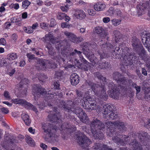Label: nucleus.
Masks as SVG:
<instances>
[{
    "label": "nucleus",
    "mask_w": 150,
    "mask_h": 150,
    "mask_svg": "<svg viewBox=\"0 0 150 150\" xmlns=\"http://www.w3.org/2000/svg\"><path fill=\"white\" fill-rule=\"evenodd\" d=\"M70 46L69 41L66 40L59 42H57L55 45V47L58 52L55 51L52 44L50 43L47 44L46 47L48 50V53L52 57L51 58L56 60V62H59L61 60L64 62L66 60L67 62H69L74 64L85 71L88 70L87 64L88 62L82 55V52L76 49L68 47Z\"/></svg>",
    "instance_id": "f257e3e1"
},
{
    "label": "nucleus",
    "mask_w": 150,
    "mask_h": 150,
    "mask_svg": "<svg viewBox=\"0 0 150 150\" xmlns=\"http://www.w3.org/2000/svg\"><path fill=\"white\" fill-rule=\"evenodd\" d=\"M68 97L71 100H69L68 104L64 106L66 117L70 120L74 119V116L71 114L72 113L75 114L83 123L90 126L91 131L95 139L102 140L104 138V135L102 131L105 128L104 124L97 119L90 121L87 114L82 109L76 107V105L79 103L76 104L74 95L72 93H70Z\"/></svg>",
    "instance_id": "f03ea898"
},
{
    "label": "nucleus",
    "mask_w": 150,
    "mask_h": 150,
    "mask_svg": "<svg viewBox=\"0 0 150 150\" xmlns=\"http://www.w3.org/2000/svg\"><path fill=\"white\" fill-rule=\"evenodd\" d=\"M114 40L110 42H107L106 45H102L103 48L106 46V53H108V58L109 54H112L116 59L121 57L123 59L121 63L123 67L130 66L135 61L138 60L139 57L136 56L135 53L131 52L130 49L125 47V44L122 42V34L118 30H115L113 32Z\"/></svg>",
    "instance_id": "7ed1b4c3"
},
{
    "label": "nucleus",
    "mask_w": 150,
    "mask_h": 150,
    "mask_svg": "<svg viewBox=\"0 0 150 150\" xmlns=\"http://www.w3.org/2000/svg\"><path fill=\"white\" fill-rule=\"evenodd\" d=\"M138 136L139 140L146 145L147 144L149 138L147 132L141 131L137 133H134L132 137L134 139L131 140L130 142L129 140V136L125 135H119L114 136L112 138L113 141L118 145L125 146L126 144H128L132 146V150H142V146L141 144L136 139Z\"/></svg>",
    "instance_id": "20e7f679"
},
{
    "label": "nucleus",
    "mask_w": 150,
    "mask_h": 150,
    "mask_svg": "<svg viewBox=\"0 0 150 150\" xmlns=\"http://www.w3.org/2000/svg\"><path fill=\"white\" fill-rule=\"evenodd\" d=\"M77 98H75L76 103H81V105L84 109L87 110H96L98 111L102 110L103 100L98 99L94 100L90 95L88 90L81 89L76 90Z\"/></svg>",
    "instance_id": "39448f33"
},
{
    "label": "nucleus",
    "mask_w": 150,
    "mask_h": 150,
    "mask_svg": "<svg viewBox=\"0 0 150 150\" xmlns=\"http://www.w3.org/2000/svg\"><path fill=\"white\" fill-rule=\"evenodd\" d=\"M94 75L98 79L100 80L101 85L93 83L89 80H86V84L91 86L92 90L94 92L95 95L103 100H107L108 96L106 93V89L105 87L107 85L108 80L105 77H103L99 72H97L94 74Z\"/></svg>",
    "instance_id": "423d86ee"
},
{
    "label": "nucleus",
    "mask_w": 150,
    "mask_h": 150,
    "mask_svg": "<svg viewBox=\"0 0 150 150\" xmlns=\"http://www.w3.org/2000/svg\"><path fill=\"white\" fill-rule=\"evenodd\" d=\"M61 118L60 113L57 110L56 108H54L53 114L50 113L48 116V118L50 122L55 123L57 124L58 123L59 125H61L62 129L61 133L63 136L67 134H70L71 133L76 130V127L74 125H71L69 122H65L61 125L62 120ZM65 137L64 136L62 137L65 139Z\"/></svg>",
    "instance_id": "0eeeda50"
},
{
    "label": "nucleus",
    "mask_w": 150,
    "mask_h": 150,
    "mask_svg": "<svg viewBox=\"0 0 150 150\" xmlns=\"http://www.w3.org/2000/svg\"><path fill=\"white\" fill-rule=\"evenodd\" d=\"M132 42V46L134 51L139 55L141 60L146 62V66L150 69V57L147 54L139 40L136 38L133 40Z\"/></svg>",
    "instance_id": "6e6552de"
},
{
    "label": "nucleus",
    "mask_w": 150,
    "mask_h": 150,
    "mask_svg": "<svg viewBox=\"0 0 150 150\" xmlns=\"http://www.w3.org/2000/svg\"><path fill=\"white\" fill-rule=\"evenodd\" d=\"M32 94L35 98L36 96L39 97L42 95L45 98V100L50 102V100H56L57 94L54 92L52 93L50 91H48L47 93L45 88L42 87L40 84H34L32 88Z\"/></svg>",
    "instance_id": "1a4fd4ad"
},
{
    "label": "nucleus",
    "mask_w": 150,
    "mask_h": 150,
    "mask_svg": "<svg viewBox=\"0 0 150 150\" xmlns=\"http://www.w3.org/2000/svg\"><path fill=\"white\" fill-rule=\"evenodd\" d=\"M127 123L120 120H117L112 122H108L106 123L108 130H107V134L108 136L112 137L116 134V132L117 128L120 131H123L127 129Z\"/></svg>",
    "instance_id": "9d476101"
},
{
    "label": "nucleus",
    "mask_w": 150,
    "mask_h": 150,
    "mask_svg": "<svg viewBox=\"0 0 150 150\" xmlns=\"http://www.w3.org/2000/svg\"><path fill=\"white\" fill-rule=\"evenodd\" d=\"M127 82L125 83V85L117 86L112 82H110L108 85L109 90L108 92L110 97L114 99H118L120 91L124 89L125 87H127V83H128L129 85H132L133 83H134L131 79H127Z\"/></svg>",
    "instance_id": "9b49d317"
},
{
    "label": "nucleus",
    "mask_w": 150,
    "mask_h": 150,
    "mask_svg": "<svg viewBox=\"0 0 150 150\" xmlns=\"http://www.w3.org/2000/svg\"><path fill=\"white\" fill-rule=\"evenodd\" d=\"M93 33L95 34H97L103 35L102 36V37H103L102 38H107L106 39L108 42H106L105 44V43H104V44L103 43V44H101L103 42V40H102L98 43V44L100 45L102 51V52H100L99 53L100 59H105L108 56V53H106V46H105V47H104L103 48L101 47L102 46V45H106L107 42H110V43H111V41H110L109 40V37L107 36L108 34L105 32L104 29L102 27L97 26L95 27L93 29Z\"/></svg>",
    "instance_id": "f8f14e48"
},
{
    "label": "nucleus",
    "mask_w": 150,
    "mask_h": 150,
    "mask_svg": "<svg viewBox=\"0 0 150 150\" xmlns=\"http://www.w3.org/2000/svg\"><path fill=\"white\" fill-rule=\"evenodd\" d=\"M41 125L42 129L44 130L46 138L56 141L58 136L56 134L57 129L55 126L47 123H42Z\"/></svg>",
    "instance_id": "ddd939ff"
},
{
    "label": "nucleus",
    "mask_w": 150,
    "mask_h": 150,
    "mask_svg": "<svg viewBox=\"0 0 150 150\" xmlns=\"http://www.w3.org/2000/svg\"><path fill=\"white\" fill-rule=\"evenodd\" d=\"M104 101L103 100V102ZM103 102L101 106L102 110L99 111H98L96 110L97 112L99 113L103 110H104L103 112V116L105 118L108 119H109L110 120H113L117 118L118 115L113 110L110 105L108 104H106L103 106Z\"/></svg>",
    "instance_id": "4468645a"
},
{
    "label": "nucleus",
    "mask_w": 150,
    "mask_h": 150,
    "mask_svg": "<svg viewBox=\"0 0 150 150\" xmlns=\"http://www.w3.org/2000/svg\"><path fill=\"white\" fill-rule=\"evenodd\" d=\"M76 135L78 136L77 140L79 145L83 149L88 147L91 143V140L84 134L79 131L78 132Z\"/></svg>",
    "instance_id": "2eb2a0df"
},
{
    "label": "nucleus",
    "mask_w": 150,
    "mask_h": 150,
    "mask_svg": "<svg viewBox=\"0 0 150 150\" xmlns=\"http://www.w3.org/2000/svg\"><path fill=\"white\" fill-rule=\"evenodd\" d=\"M12 100L14 104L22 105L28 109L32 110L36 113L38 112L37 108L34 105L28 102L25 100L21 98H15L13 99Z\"/></svg>",
    "instance_id": "dca6fc26"
},
{
    "label": "nucleus",
    "mask_w": 150,
    "mask_h": 150,
    "mask_svg": "<svg viewBox=\"0 0 150 150\" xmlns=\"http://www.w3.org/2000/svg\"><path fill=\"white\" fill-rule=\"evenodd\" d=\"M83 53L84 54V52L90 53L93 52V51L95 50L98 48L96 44L93 42H84L82 45Z\"/></svg>",
    "instance_id": "f3484780"
},
{
    "label": "nucleus",
    "mask_w": 150,
    "mask_h": 150,
    "mask_svg": "<svg viewBox=\"0 0 150 150\" xmlns=\"http://www.w3.org/2000/svg\"><path fill=\"white\" fill-rule=\"evenodd\" d=\"M113 79L116 81L119 85H125L127 82V77L124 76L122 74L118 71H115L112 74Z\"/></svg>",
    "instance_id": "a211bd4d"
},
{
    "label": "nucleus",
    "mask_w": 150,
    "mask_h": 150,
    "mask_svg": "<svg viewBox=\"0 0 150 150\" xmlns=\"http://www.w3.org/2000/svg\"><path fill=\"white\" fill-rule=\"evenodd\" d=\"M141 38L142 43L144 46L150 52V33L145 31L142 33Z\"/></svg>",
    "instance_id": "6ab92c4d"
},
{
    "label": "nucleus",
    "mask_w": 150,
    "mask_h": 150,
    "mask_svg": "<svg viewBox=\"0 0 150 150\" xmlns=\"http://www.w3.org/2000/svg\"><path fill=\"white\" fill-rule=\"evenodd\" d=\"M87 52H84V54L89 59L90 61L94 65H96L99 63V61L97 58L96 57L93 52H90L87 53Z\"/></svg>",
    "instance_id": "aec40b11"
},
{
    "label": "nucleus",
    "mask_w": 150,
    "mask_h": 150,
    "mask_svg": "<svg viewBox=\"0 0 150 150\" xmlns=\"http://www.w3.org/2000/svg\"><path fill=\"white\" fill-rule=\"evenodd\" d=\"M148 5L146 3L140 4L137 6L138 13L139 16L144 13V12L146 10Z\"/></svg>",
    "instance_id": "412c9836"
},
{
    "label": "nucleus",
    "mask_w": 150,
    "mask_h": 150,
    "mask_svg": "<svg viewBox=\"0 0 150 150\" xmlns=\"http://www.w3.org/2000/svg\"><path fill=\"white\" fill-rule=\"evenodd\" d=\"M70 81L71 84L72 85H76L80 81L79 76L76 73L72 74L70 76Z\"/></svg>",
    "instance_id": "4be33fe9"
},
{
    "label": "nucleus",
    "mask_w": 150,
    "mask_h": 150,
    "mask_svg": "<svg viewBox=\"0 0 150 150\" xmlns=\"http://www.w3.org/2000/svg\"><path fill=\"white\" fill-rule=\"evenodd\" d=\"M44 59L38 58L35 65L36 69L38 70L44 69L46 64Z\"/></svg>",
    "instance_id": "5701e85b"
},
{
    "label": "nucleus",
    "mask_w": 150,
    "mask_h": 150,
    "mask_svg": "<svg viewBox=\"0 0 150 150\" xmlns=\"http://www.w3.org/2000/svg\"><path fill=\"white\" fill-rule=\"evenodd\" d=\"M105 5L101 1L95 3L93 5V8L95 11H100L104 10L105 8Z\"/></svg>",
    "instance_id": "b1692460"
},
{
    "label": "nucleus",
    "mask_w": 150,
    "mask_h": 150,
    "mask_svg": "<svg viewBox=\"0 0 150 150\" xmlns=\"http://www.w3.org/2000/svg\"><path fill=\"white\" fill-rule=\"evenodd\" d=\"M42 40L45 43L46 42L47 44L50 43V42L53 43L55 41L53 36L49 33L46 34L45 37L42 38Z\"/></svg>",
    "instance_id": "393cba45"
},
{
    "label": "nucleus",
    "mask_w": 150,
    "mask_h": 150,
    "mask_svg": "<svg viewBox=\"0 0 150 150\" xmlns=\"http://www.w3.org/2000/svg\"><path fill=\"white\" fill-rule=\"evenodd\" d=\"M4 143L2 142V145L4 147L8 145L13 144L14 142L11 138V136L9 134H6L4 135Z\"/></svg>",
    "instance_id": "a878e982"
},
{
    "label": "nucleus",
    "mask_w": 150,
    "mask_h": 150,
    "mask_svg": "<svg viewBox=\"0 0 150 150\" xmlns=\"http://www.w3.org/2000/svg\"><path fill=\"white\" fill-rule=\"evenodd\" d=\"M98 67L101 69H110L111 68V65L110 63L104 61H102L101 60H99L98 63Z\"/></svg>",
    "instance_id": "bb28decb"
},
{
    "label": "nucleus",
    "mask_w": 150,
    "mask_h": 150,
    "mask_svg": "<svg viewBox=\"0 0 150 150\" xmlns=\"http://www.w3.org/2000/svg\"><path fill=\"white\" fill-rule=\"evenodd\" d=\"M21 117L26 125L28 126L30 125L31 120L27 114L25 113H22L21 115Z\"/></svg>",
    "instance_id": "cd10ccee"
},
{
    "label": "nucleus",
    "mask_w": 150,
    "mask_h": 150,
    "mask_svg": "<svg viewBox=\"0 0 150 150\" xmlns=\"http://www.w3.org/2000/svg\"><path fill=\"white\" fill-rule=\"evenodd\" d=\"M53 59L54 60V61L53 60L48 61V62L47 63L46 66L48 68L55 69L57 67V64L56 63V62L60 63L61 62H63L62 60H61L59 62H56V60H54V59Z\"/></svg>",
    "instance_id": "c85d7f7f"
},
{
    "label": "nucleus",
    "mask_w": 150,
    "mask_h": 150,
    "mask_svg": "<svg viewBox=\"0 0 150 150\" xmlns=\"http://www.w3.org/2000/svg\"><path fill=\"white\" fill-rule=\"evenodd\" d=\"M74 15L80 19H83L86 16L85 12L79 9L76 10Z\"/></svg>",
    "instance_id": "c756f323"
},
{
    "label": "nucleus",
    "mask_w": 150,
    "mask_h": 150,
    "mask_svg": "<svg viewBox=\"0 0 150 150\" xmlns=\"http://www.w3.org/2000/svg\"><path fill=\"white\" fill-rule=\"evenodd\" d=\"M64 34L68 40L73 42L75 35L73 33L67 31L64 32Z\"/></svg>",
    "instance_id": "7c9ffc66"
},
{
    "label": "nucleus",
    "mask_w": 150,
    "mask_h": 150,
    "mask_svg": "<svg viewBox=\"0 0 150 150\" xmlns=\"http://www.w3.org/2000/svg\"><path fill=\"white\" fill-rule=\"evenodd\" d=\"M18 58L17 54L15 52H11L7 55V59L10 61H12Z\"/></svg>",
    "instance_id": "2f4dec72"
},
{
    "label": "nucleus",
    "mask_w": 150,
    "mask_h": 150,
    "mask_svg": "<svg viewBox=\"0 0 150 150\" xmlns=\"http://www.w3.org/2000/svg\"><path fill=\"white\" fill-rule=\"evenodd\" d=\"M26 141L30 146L32 147H34L35 146V143L34 141L29 136L26 137Z\"/></svg>",
    "instance_id": "473e14b6"
},
{
    "label": "nucleus",
    "mask_w": 150,
    "mask_h": 150,
    "mask_svg": "<svg viewBox=\"0 0 150 150\" xmlns=\"http://www.w3.org/2000/svg\"><path fill=\"white\" fill-rule=\"evenodd\" d=\"M29 82V81L28 79L25 78H22L19 83L20 88H23L24 85L28 84Z\"/></svg>",
    "instance_id": "72a5a7b5"
},
{
    "label": "nucleus",
    "mask_w": 150,
    "mask_h": 150,
    "mask_svg": "<svg viewBox=\"0 0 150 150\" xmlns=\"http://www.w3.org/2000/svg\"><path fill=\"white\" fill-rule=\"evenodd\" d=\"M23 30L25 33L28 34H31L34 32L31 26L24 27Z\"/></svg>",
    "instance_id": "f704fd0d"
},
{
    "label": "nucleus",
    "mask_w": 150,
    "mask_h": 150,
    "mask_svg": "<svg viewBox=\"0 0 150 150\" xmlns=\"http://www.w3.org/2000/svg\"><path fill=\"white\" fill-rule=\"evenodd\" d=\"M121 20L120 19L114 18L111 20L112 25L115 26H117L119 25L121 23Z\"/></svg>",
    "instance_id": "c9c22d12"
},
{
    "label": "nucleus",
    "mask_w": 150,
    "mask_h": 150,
    "mask_svg": "<svg viewBox=\"0 0 150 150\" xmlns=\"http://www.w3.org/2000/svg\"><path fill=\"white\" fill-rule=\"evenodd\" d=\"M115 12L114 9L113 7H111L106 12V14L107 16H112Z\"/></svg>",
    "instance_id": "e433bc0d"
},
{
    "label": "nucleus",
    "mask_w": 150,
    "mask_h": 150,
    "mask_svg": "<svg viewBox=\"0 0 150 150\" xmlns=\"http://www.w3.org/2000/svg\"><path fill=\"white\" fill-rule=\"evenodd\" d=\"M103 144L101 143H96L94 144V145L93 147L94 150H102L103 149Z\"/></svg>",
    "instance_id": "4c0bfd02"
},
{
    "label": "nucleus",
    "mask_w": 150,
    "mask_h": 150,
    "mask_svg": "<svg viewBox=\"0 0 150 150\" xmlns=\"http://www.w3.org/2000/svg\"><path fill=\"white\" fill-rule=\"evenodd\" d=\"M47 77L44 74L41 73L38 76V79L40 81H41L43 83L45 81L46 79H47Z\"/></svg>",
    "instance_id": "58836bf2"
},
{
    "label": "nucleus",
    "mask_w": 150,
    "mask_h": 150,
    "mask_svg": "<svg viewBox=\"0 0 150 150\" xmlns=\"http://www.w3.org/2000/svg\"><path fill=\"white\" fill-rule=\"evenodd\" d=\"M30 4V2L28 0H24L22 3L23 8L25 9H27Z\"/></svg>",
    "instance_id": "ea45409f"
},
{
    "label": "nucleus",
    "mask_w": 150,
    "mask_h": 150,
    "mask_svg": "<svg viewBox=\"0 0 150 150\" xmlns=\"http://www.w3.org/2000/svg\"><path fill=\"white\" fill-rule=\"evenodd\" d=\"M73 42L74 43L78 44L83 40V38L81 37H77L75 35V37Z\"/></svg>",
    "instance_id": "a19ab883"
},
{
    "label": "nucleus",
    "mask_w": 150,
    "mask_h": 150,
    "mask_svg": "<svg viewBox=\"0 0 150 150\" xmlns=\"http://www.w3.org/2000/svg\"><path fill=\"white\" fill-rule=\"evenodd\" d=\"M132 86L136 90L137 94L139 93L141 90V87L140 86H137L136 83H133Z\"/></svg>",
    "instance_id": "79ce46f5"
},
{
    "label": "nucleus",
    "mask_w": 150,
    "mask_h": 150,
    "mask_svg": "<svg viewBox=\"0 0 150 150\" xmlns=\"http://www.w3.org/2000/svg\"><path fill=\"white\" fill-rule=\"evenodd\" d=\"M63 73L62 71H55L54 76L55 78L59 79L61 77Z\"/></svg>",
    "instance_id": "37998d69"
},
{
    "label": "nucleus",
    "mask_w": 150,
    "mask_h": 150,
    "mask_svg": "<svg viewBox=\"0 0 150 150\" xmlns=\"http://www.w3.org/2000/svg\"><path fill=\"white\" fill-rule=\"evenodd\" d=\"M144 126L147 129H150V119H148L144 121Z\"/></svg>",
    "instance_id": "c03bdc74"
},
{
    "label": "nucleus",
    "mask_w": 150,
    "mask_h": 150,
    "mask_svg": "<svg viewBox=\"0 0 150 150\" xmlns=\"http://www.w3.org/2000/svg\"><path fill=\"white\" fill-rule=\"evenodd\" d=\"M53 86L54 88L55 89L59 90L60 89V83L59 81L54 82Z\"/></svg>",
    "instance_id": "a18cd8bd"
},
{
    "label": "nucleus",
    "mask_w": 150,
    "mask_h": 150,
    "mask_svg": "<svg viewBox=\"0 0 150 150\" xmlns=\"http://www.w3.org/2000/svg\"><path fill=\"white\" fill-rule=\"evenodd\" d=\"M24 137L21 134L19 135L17 137H16V142H19L22 141L24 139Z\"/></svg>",
    "instance_id": "49530a36"
},
{
    "label": "nucleus",
    "mask_w": 150,
    "mask_h": 150,
    "mask_svg": "<svg viewBox=\"0 0 150 150\" xmlns=\"http://www.w3.org/2000/svg\"><path fill=\"white\" fill-rule=\"evenodd\" d=\"M0 66L1 67H6L9 64L7 62L5 59H1Z\"/></svg>",
    "instance_id": "de8ad7c7"
},
{
    "label": "nucleus",
    "mask_w": 150,
    "mask_h": 150,
    "mask_svg": "<svg viewBox=\"0 0 150 150\" xmlns=\"http://www.w3.org/2000/svg\"><path fill=\"white\" fill-rule=\"evenodd\" d=\"M60 8L62 11L67 13L68 11V9L69 8V5L67 4L64 6H61Z\"/></svg>",
    "instance_id": "09e8293b"
},
{
    "label": "nucleus",
    "mask_w": 150,
    "mask_h": 150,
    "mask_svg": "<svg viewBox=\"0 0 150 150\" xmlns=\"http://www.w3.org/2000/svg\"><path fill=\"white\" fill-rule=\"evenodd\" d=\"M4 97L7 100H11V98L10 95V93L9 92L7 91H5L4 93Z\"/></svg>",
    "instance_id": "8fccbe9b"
},
{
    "label": "nucleus",
    "mask_w": 150,
    "mask_h": 150,
    "mask_svg": "<svg viewBox=\"0 0 150 150\" xmlns=\"http://www.w3.org/2000/svg\"><path fill=\"white\" fill-rule=\"evenodd\" d=\"M66 15L64 13H59L57 16V18L59 20H62L64 18Z\"/></svg>",
    "instance_id": "3c124183"
},
{
    "label": "nucleus",
    "mask_w": 150,
    "mask_h": 150,
    "mask_svg": "<svg viewBox=\"0 0 150 150\" xmlns=\"http://www.w3.org/2000/svg\"><path fill=\"white\" fill-rule=\"evenodd\" d=\"M26 56L28 58L29 60H32L35 59V55L34 54H32L30 53H28L27 54Z\"/></svg>",
    "instance_id": "603ef678"
},
{
    "label": "nucleus",
    "mask_w": 150,
    "mask_h": 150,
    "mask_svg": "<svg viewBox=\"0 0 150 150\" xmlns=\"http://www.w3.org/2000/svg\"><path fill=\"white\" fill-rule=\"evenodd\" d=\"M41 28L44 29H47V26L48 25V24L46 23L43 22L41 23L40 24Z\"/></svg>",
    "instance_id": "864d4df0"
},
{
    "label": "nucleus",
    "mask_w": 150,
    "mask_h": 150,
    "mask_svg": "<svg viewBox=\"0 0 150 150\" xmlns=\"http://www.w3.org/2000/svg\"><path fill=\"white\" fill-rule=\"evenodd\" d=\"M11 38L13 42H16L18 38L17 34L16 33H13L11 35Z\"/></svg>",
    "instance_id": "5fc2aeb1"
},
{
    "label": "nucleus",
    "mask_w": 150,
    "mask_h": 150,
    "mask_svg": "<svg viewBox=\"0 0 150 150\" xmlns=\"http://www.w3.org/2000/svg\"><path fill=\"white\" fill-rule=\"evenodd\" d=\"M56 25V22L55 21L54 19L52 18L50 20V27H53Z\"/></svg>",
    "instance_id": "6e6d98bb"
},
{
    "label": "nucleus",
    "mask_w": 150,
    "mask_h": 150,
    "mask_svg": "<svg viewBox=\"0 0 150 150\" xmlns=\"http://www.w3.org/2000/svg\"><path fill=\"white\" fill-rule=\"evenodd\" d=\"M103 150H116L115 149H112L110 147L107 145L103 144Z\"/></svg>",
    "instance_id": "4d7b16f0"
},
{
    "label": "nucleus",
    "mask_w": 150,
    "mask_h": 150,
    "mask_svg": "<svg viewBox=\"0 0 150 150\" xmlns=\"http://www.w3.org/2000/svg\"><path fill=\"white\" fill-rule=\"evenodd\" d=\"M6 40L4 38H2L0 39V45L6 46Z\"/></svg>",
    "instance_id": "13d9d810"
},
{
    "label": "nucleus",
    "mask_w": 150,
    "mask_h": 150,
    "mask_svg": "<svg viewBox=\"0 0 150 150\" xmlns=\"http://www.w3.org/2000/svg\"><path fill=\"white\" fill-rule=\"evenodd\" d=\"M88 12L89 15L92 16H94L96 13V11L91 9H88Z\"/></svg>",
    "instance_id": "bf43d9fd"
},
{
    "label": "nucleus",
    "mask_w": 150,
    "mask_h": 150,
    "mask_svg": "<svg viewBox=\"0 0 150 150\" xmlns=\"http://www.w3.org/2000/svg\"><path fill=\"white\" fill-rule=\"evenodd\" d=\"M40 146L42 149L43 150H47V146L45 144L42 143H40Z\"/></svg>",
    "instance_id": "052dcab7"
},
{
    "label": "nucleus",
    "mask_w": 150,
    "mask_h": 150,
    "mask_svg": "<svg viewBox=\"0 0 150 150\" xmlns=\"http://www.w3.org/2000/svg\"><path fill=\"white\" fill-rule=\"evenodd\" d=\"M136 72L139 78L141 79H142L143 76L141 73L140 70L138 69H136Z\"/></svg>",
    "instance_id": "680f3d73"
},
{
    "label": "nucleus",
    "mask_w": 150,
    "mask_h": 150,
    "mask_svg": "<svg viewBox=\"0 0 150 150\" xmlns=\"http://www.w3.org/2000/svg\"><path fill=\"white\" fill-rule=\"evenodd\" d=\"M110 18L108 17H104L103 19V21L105 23H108L110 21Z\"/></svg>",
    "instance_id": "e2e57ef3"
},
{
    "label": "nucleus",
    "mask_w": 150,
    "mask_h": 150,
    "mask_svg": "<svg viewBox=\"0 0 150 150\" xmlns=\"http://www.w3.org/2000/svg\"><path fill=\"white\" fill-rule=\"evenodd\" d=\"M1 111L5 114L8 113L9 112L8 109L5 108H3L1 109Z\"/></svg>",
    "instance_id": "0e129e2a"
},
{
    "label": "nucleus",
    "mask_w": 150,
    "mask_h": 150,
    "mask_svg": "<svg viewBox=\"0 0 150 150\" xmlns=\"http://www.w3.org/2000/svg\"><path fill=\"white\" fill-rule=\"evenodd\" d=\"M11 25V23L8 22H6L4 24V27L5 29H8L9 28V27Z\"/></svg>",
    "instance_id": "69168bd1"
},
{
    "label": "nucleus",
    "mask_w": 150,
    "mask_h": 150,
    "mask_svg": "<svg viewBox=\"0 0 150 150\" xmlns=\"http://www.w3.org/2000/svg\"><path fill=\"white\" fill-rule=\"evenodd\" d=\"M39 26V24L38 23L36 22L35 23L33 24L31 27L32 28L33 30H35Z\"/></svg>",
    "instance_id": "338daca9"
},
{
    "label": "nucleus",
    "mask_w": 150,
    "mask_h": 150,
    "mask_svg": "<svg viewBox=\"0 0 150 150\" xmlns=\"http://www.w3.org/2000/svg\"><path fill=\"white\" fill-rule=\"evenodd\" d=\"M150 92V87L145 88L144 89V93L145 95H148V94Z\"/></svg>",
    "instance_id": "774afa93"
}]
</instances>
